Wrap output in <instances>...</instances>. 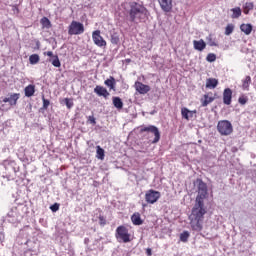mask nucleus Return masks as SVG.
<instances>
[{
  "label": "nucleus",
  "instance_id": "nucleus-1",
  "mask_svg": "<svg viewBox=\"0 0 256 256\" xmlns=\"http://www.w3.org/2000/svg\"><path fill=\"white\" fill-rule=\"evenodd\" d=\"M194 185L197 187L198 195L189 216L190 226L193 231H201L203 229V219L207 213V209H205V199H207L208 189L207 184L201 179H197Z\"/></svg>",
  "mask_w": 256,
  "mask_h": 256
},
{
  "label": "nucleus",
  "instance_id": "nucleus-2",
  "mask_svg": "<svg viewBox=\"0 0 256 256\" xmlns=\"http://www.w3.org/2000/svg\"><path fill=\"white\" fill-rule=\"evenodd\" d=\"M126 9V19L130 23H143L146 19H149V10L143 4L137 2H129L124 4Z\"/></svg>",
  "mask_w": 256,
  "mask_h": 256
},
{
  "label": "nucleus",
  "instance_id": "nucleus-3",
  "mask_svg": "<svg viewBox=\"0 0 256 256\" xmlns=\"http://www.w3.org/2000/svg\"><path fill=\"white\" fill-rule=\"evenodd\" d=\"M217 130L220 135H231L233 133V125L228 120H221L218 122Z\"/></svg>",
  "mask_w": 256,
  "mask_h": 256
},
{
  "label": "nucleus",
  "instance_id": "nucleus-4",
  "mask_svg": "<svg viewBox=\"0 0 256 256\" xmlns=\"http://www.w3.org/2000/svg\"><path fill=\"white\" fill-rule=\"evenodd\" d=\"M85 33V26L81 22L72 21L68 27V34L70 35H83Z\"/></svg>",
  "mask_w": 256,
  "mask_h": 256
},
{
  "label": "nucleus",
  "instance_id": "nucleus-5",
  "mask_svg": "<svg viewBox=\"0 0 256 256\" xmlns=\"http://www.w3.org/2000/svg\"><path fill=\"white\" fill-rule=\"evenodd\" d=\"M116 239L119 241V243H129L131 241L129 230L125 226H119L116 229Z\"/></svg>",
  "mask_w": 256,
  "mask_h": 256
},
{
  "label": "nucleus",
  "instance_id": "nucleus-6",
  "mask_svg": "<svg viewBox=\"0 0 256 256\" xmlns=\"http://www.w3.org/2000/svg\"><path fill=\"white\" fill-rule=\"evenodd\" d=\"M141 133H153L154 139L152 140V143H159V140L161 139V132H159V128L157 126H146L141 128Z\"/></svg>",
  "mask_w": 256,
  "mask_h": 256
},
{
  "label": "nucleus",
  "instance_id": "nucleus-7",
  "mask_svg": "<svg viewBox=\"0 0 256 256\" xmlns=\"http://www.w3.org/2000/svg\"><path fill=\"white\" fill-rule=\"evenodd\" d=\"M161 198V192L155 191V190H148L145 194L146 202L153 205V203H157L159 199Z\"/></svg>",
  "mask_w": 256,
  "mask_h": 256
},
{
  "label": "nucleus",
  "instance_id": "nucleus-8",
  "mask_svg": "<svg viewBox=\"0 0 256 256\" xmlns=\"http://www.w3.org/2000/svg\"><path fill=\"white\" fill-rule=\"evenodd\" d=\"M20 97H21L20 93H10L2 99V103H9L10 107H15Z\"/></svg>",
  "mask_w": 256,
  "mask_h": 256
},
{
  "label": "nucleus",
  "instance_id": "nucleus-9",
  "mask_svg": "<svg viewBox=\"0 0 256 256\" xmlns=\"http://www.w3.org/2000/svg\"><path fill=\"white\" fill-rule=\"evenodd\" d=\"M92 39L94 43L97 45V47H107V41L103 39V36L101 35V31L96 30L92 33Z\"/></svg>",
  "mask_w": 256,
  "mask_h": 256
},
{
  "label": "nucleus",
  "instance_id": "nucleus-10",
  "mask_svg": "<svg viewBox=\"0 0 256 256\" xmlns=\"http://www.w3.org/2000/svg\"><path fill=\"white\" fill-rule=\"evenodd\" d=\"M134 87L140 95H147L151 91V86L145 85L142 82H135Z\"/></svg>",
  "mask_w": 256,
  "mask_h": 256
},
{
  "label": "nucleus",
  "instance_id": "nucleus-11",
  "mask_svg": "<svg viewBox=\"0 0 256 256\" xmlns=\"http://www.w3.org/2000/svg\"><path fill=\"white\" fill-rule=\"evenodd\" d=\"M94 93H96V95H98V97H104V99H108L109 95H111L109 93V91H107V88H105L103 86H99V85H97L94 88Z\"/></svg>",
  "mask_w": 256,
  "mask_h": 256
},
{
  "label": "nucleus",
  "instance_id": "nucleus-12",
  "mask_svg": "<svg viewBox=\"0 0 256 256\" xmlns=\"http://www.w3.org/2000/svg\"><path fill=\"white\" fill-rule=\"evenodd\" d=\"M158 3L163 11L169 13L173 9V0H158Z\"/></svg>",
  "mask_w": 256,
  "mask_h": 256
},
{
  "label": "nucleus",
  "instance_id": "nucleus-13",
  "mask_svg": "<svg viewBox=\"0 0 256 256\" xmlns=\"http://www.w3.org/2000/svg\"><path fill=\"white\" fill-rule=\"evenodd\" d=\"M232 99H233V91L230 88H226L223 92L224 105H231Z\"/></svg>",
  "mask_w": 256,
  "mask_h": 256
},
{
  "label": "nucleus",
  "instance_id": "nucleus-14",
  "mask_svg": "<svg viewBox=\"0 0 256 256\" xmlns=\"http://www.w3.org/2000/svg\"><path fill=\"white\" fill-rule=\"evenodd\" d=\"M193 45H194V49L196 51H203L207 47V44L205 43V41L203 39L194 40Z\"/></svg>",
  "mask_w": 256,
  "mask_h": 256
},
{
  "label": "nucleus",
  "instance_id": "nucleus-15",
  "mask_svg": "<svg viewBox=\"0 0 256 256\" xmlns=\"http://www.w3.org/2000/svg\"><path fill=\"white\" fill-rule=\"evenodd\" d=\"M219 85V80L215 78H208L206 80V88L207 89H215Z\"/></svg>",
  "mask_w": 256,
  "mask_h": 256
},
{
  "label": "nucleus",
  "instance_id": "nucleus-16",
  "mask_svg": "<svg viewBox=\"0 0 256 256\" xmlns=\"http://www.w3.org/2000/svg\"><path fill=\"white\" fill-rule=\"evenodd\" d=\"M25 97H33L35 95V85L30 84L24 89Z\"/></svg>",
  "mask_w": 256,
  "mask_h": 256
},
{
  "label": "nucleus",
  "instance_id": "nucleus-17",
  "mask_svg": "<svg viewBox=\"0 0 256 256\" xmlns=\"http://www.w3.org/2000/svg\"><path fill=\"white\" fill-rule=\"evenodd\" d=\"M104 84L106 85V87H109V89L115 91V85L117 84V82L115 81V78L113 76H110L109 79L104 81Z\"/></svg>",
  "mask_w": 256,
  "mask_h": 256
},
{
  "label": "nucleus",
  "instance_id": "nucleus-18",
  "mask_svg": "<svg viewBox=\"0 0 256 256\" xmlns=\"http://www.w3.org/2000/svg\"><path fill=\"white\" fill-rule=\"evenodd\" d=\"M240 30L242 33H245V35H251V31H253V26L251 24H242L240 26Z\"/></svg>",
  "mask_w": 256,
  "mask_h": 256
},
{
  "label": "nucleus",
  "instance_id": "nucleus-19",
  "mask_svg": "<svg viewBox=\"0 0 256 256\" xmlns=\"http://www.w3.org/2000/svg\"><path fill=\"white\" fill-rule=\"evenodd\" d=\"M112 103L116 109H123V100L120 97L114 96L112 98Z\"/></svg>",
  "mask_w": 256,
  "mask_h": 256
},
{
  "label": "nucleus",
  "instance_id": "nucleus-20",
  "mask_svg": "<svg viewBox=\"0 0 256 256\" xmlns=\"http://www.w3.org/2000/svg\"><path fill=\"white\" fill-rule=\"evenodd\" d=\"M133 225H143V220H141V215L139 213H134L131 217Z\"/></svg>",
  "mask_w": 256,
  "mask_h": 256
},
{
  "label": "nucleus",
  "instance_id": "nucleus-21",
  "mask_svg": "<svg viewBox=\"0 0 256 256\" xmlns=\"http://www.w3.org/2000/svg\"><path fill=\"white\" fill-rule=\"evenodd\" d=\"M230 11L232 13L231 19H239L241 14H242V11H241L240 7L232 8V9H230Z\"/></svg>",
  "mask_w": 256,
  "mask_h": 256
},
{
  "label": "nucleus",
  "instance_id": "nucleus-22",
  "mask_svg": "<svg viewBox=\"0 0 256 256\" xmlns=\"http://www.w3.org/2000/svg\"><path fill=\"white\" fill-rule=\"evenodd\" d=\"M213 101H215V98L209 97V94L204 95V98L201 99L202 107H207Z\"/></svg>",
  "mask_w": 256,
  "mask_h": 256
},
{
  "label": "nucleus",
  "instance_id": "nucleus-23",
  "mask_svg": "<svg viewBox=\"0 0 256 256\" xmlns=\"http://www.w3.org/2000/svg\"><path fill=\"white\" fill-rule=\"evenodd\" d=\"M250 85H251V76H246L245 79L242 80L243 91H249Z\"/></svg>",
  "mask_w": 256,
  "mask_h": 256
},
{
  "label": "nucleus",
  "instance_id": "nucleus-24",
  "mask_svg": "<svg viewBox=\"0 0 256 256\" xmlns=\"http://www.w3.org/2000/svg\"><path fill=\"white\" fill-rule=\"evenodd\" d=\"M96 158L103 161L105 159V150L101 146H96Z\"/></svg>",
  "mask_w": 256,
  "mask_h": 256
},
{
  "label": "nucleus",
  "instance_id": "nucleus-25",
  "mask_svg": "<svg viewBox=\"0 0 256 256\" xmlns=\"http://www.w3.org/2000/svg\"><path fill=\"white\" fill-rule=\"evenodd\" d=\"M48 61L53 65V67H61V61H59V56L57 55L53 56Z\"/></svg>",
  "mask_w": 256,
  "mask_h": 256
},
{
  "label": "nucleus",
  "instance_id": "nucleus-26",
  "mask_svg": "<svg viewBox=\"0 0 256 256\" xmlns=\"http://www.w3.org/2000/svg\"><path fill=\"white\" fill-rule=\"evenodd\" d=\"M40 59L41 58L38 56V54H32L29 56V63H30V65H37V63H39Z\"/></svg>",
  "mask_w": 256,
  "mask_h": 256
},
{
  "label": "nucleus",
  "instance_id": "nucleus-27",
  "mask_svg": "<svg viewBox=\"0 0 256 256\" xmlns=\"http://www.w3.org/2000/svg\"><path fill=\"white\" fill-rule=\"evenodd\" d=\"M195 111H190L189 109L187 108H182L181 110V114H182V117L184 119H187V121H189V115H194Z\"/></svg>",
  "mask_w": 256,
  "mask_h": 256
},
{
  "label": "nucleus",
  "instance_id": "nucleus-28",
  "mask_svg": "<svg viewBox=\"0 0 256 256\" xmlns=\"http://www.w3.org/2000/svg\"><path fill=\"white\" fill-rule=\"evenodd\" d=\"M40 23L45 29H51V21L49 20V18L43 17Z\"/></svg>",
  "mask_w": 256,
  "mask_h": 256
},
{
  "label": "nucleus",
  "instance_id": "nucleus-29",
  "mask_svg": "<svg viewBox=\"0 0 256 256\" xmlns=\"http://www.w3.org/2000/svg\"><path fill=\"white\" fill-rule=\"evenodd\" d=\"M253 7H254L253 2H246L244 4V13H245V15H249V12L253 11Z\"/></svg>",
  "mask_w": 256,
  "mask_h": 256
},
{
  "label": "nucleus",
  "instance_id": "nucleus-30",
  "mask_svg": "<svg viewBox=\"0 0 256 256\" xmlns=\"http://www.w3.org/2000/svg\"><path fill=\"white\" fill-rule=\"evenodd\" d=\"M189 232L188 231H184L180 234V241H182V243H187V241L189 240Z\"/></svg>",
  "mask_w": 256,
  "mask_h": 256
},
{
  "label": "nucleus",
  "instance_id": "nucleus-31",
  "mask_svg": "<svg viewBox=\"0 0 256 256\" xmlns=\"http://www.w3.org/2000/svg\"><path fill=\"white\" fill-rule=\"evenodd\" d=\"M233 31H235V25L233 24H228L225 28V35H231V33H233Z\"/></svg>",
  "mask_w": 256,
  "mask_h": 256
},
{
  "label": "nucleus",
  "instance_id": "nucleus-32",
  "mask_svg": "<svg viewBox=\"0 0 256 256\" xmlns=\"http://www.w3.org/2000/svg\"><path fill=\"white\" fill-rule=\"evenodd\" d=\"M111 43H112V45H117V44H119V34H117V32H114V33L111 35Z\"/></svg>",
  "mask_w": 256,
  "mask_h": 256
},
{
  "label": "nucleus",
  "instance_id": "nucleus-33",
  "mask_svg": "<svg viewBox=\"0 0 256 256\" xmlns=\"http://www.w3.org/2000/svg\"><path fill=\"white\" fill-rule=\"evenodd\" d=\"M206 60L208 61V63H213L217 60V55H215L214 53H210L207 55Z\"/></svg>",
  "mask_w": 256,
  "mask_h": 256
},
{
  "label": "nucleus",
  "instance_id": "nucleus-34",
  "mask_svg": "<svg viewBox=\"0 0 256 256\" xmlns=\"http://www.w3.org/2000/svg\"><path fill=\"white\" fill-rule=\"evenodd\" d=\"M206 41H208V45L210 47H217V42H215V40H213V37L211 35H209L207 38H206Z\"/></svg>",
  "mask_w": 256,
  "mask_h": 256
},
{
  "label": "nucleus",
  "instance_id": "nucleus-35",
  "mask_svg": "<svg viewBox=\"0 0 256 256\" xmlns=\"http://www.w3.org/2000/svg\"><path fill=\"white\" fill-rule=\"evenodd\" d=\"M64 103H65L67 109H72V107L74 105L73 99H70V98H65Z\"/></svg>",
  "mask_w": 256,
  "mask_h": 256
},
{
  "label": "nucleus",
  "instance_id": "nucleus-36",
  "mask_svg": "<svg viewBox=\"0 0 256 256\" xmlns=\"http://www.w3.org/2000/svg\"><path fill=\"white\" fill-rule=\"evenodd\" d=\"M24 245H35V246L31 247L29 249V251H32V253H36L37 252V248H38L37 244H34L31 241H26V242H24Z\"/></svg>",
  "mask_w": 256,
  "mask_h": 256
},
{
  "label": "nucleus",
  "instance_id": "nucleus-37",
  "mask_svg": "<svg viewBox=\"0 0 256 256\" xmlns=\"http://www.w3.org/2000/svg\"><path fill=\"white\" fill-rule=\"evenodd\" d=\"M247 101H249V98L245 95L240 96L238 99V103H240V105H246Z\"/></svg>",
  "mask_w": 256,
  "mask_h": 256
},
{
  "label": "nucleus",
  "instance_id": "nucleus-38",
  "mask_svg": "<svg viewBox=\"0 0 256 256\" xmlns=\"http://www.w3.org/2000/svg\"><path fill=\"white\" fill-rule=\"evenodd\" d=\"M43 101V109H48L49 105H51V102L48 99H45V97L42 98Z\"/></svg>",
  "mask_w": 256,
  "mask_h": 256
},
{
  "label": "nucleus",
  "instance_id": "nucleus-39",
  "mask_svg": "<svg viewBox=\"0 0 256 256\" xmlns=\"http://www.w3.org/2000/svg\"><path fill=\"white\" fill-rule=\"evenodd\" d=\"M50 209L53 213H57V210L59 209V204H53L52 206H50Z\"/></svg>",
  "mask_w": 256,
  "mask_h": 256
},
{
  "label": "nucleus",
  "instance_id": "nucleus-40",
  "mask_svg": "<svg viewBox=\"0 0 256 256\" xmlns=\"http://www.w3.org/2000/svg\"><path fill=\"white\" fill-rule=\"evenodd\" d=\"M99 223L100 225H107V220L103 216H99Z\"/></svg>",
  "mask_w": 256,
  "mask_h": 256
},
{
  "label": "nucleus",
  "instance_id": "nucleus-41",
  "mask_svg": "<svg viewBox=\"0 0 256 256\" xmlns=\"http://www.w3.org/2000/svg\"><path fill=\"white\" fill-rule=\"evenodd\" d=\"M88 121L92 124V125H96L97 121L95 120V116H89Z\"/></svg>",
  "mask_w": 256,
  "mask_h": 256
},
{
  "label": "nucleus",
  "instance_id": "nucleus-42",
  "mask_svg": "<svg viewBox=\"0 0 256 256\" xmlns=\"http://www.w3.org/2000/svg\"><path fill=\"white\" fill-rule=\"evenodd\" d=\"M44 55H47V57H51V58L55 57L52 51L44 52Z\"/></svg>",
  "mask_w": 256,
  "mask_h": 256
},
{
  "label": "nucleus",
  "instance_id": "nucleus-43",
  "mask_svg": "<svg viewBox=\"0 0 256 256\" xmlns=\"http://www.w3.org/2000/svg\"><path fill=\"white\" fill-rule=\"evenodd\" d=\"M146 255H148V256L153 255V252H152L151 248L146 249Z\"/></svg>",
  "mask_w": 256,
  "mask_h": 256
},
{
  "label": "nucleus",
  "instance_id": "nucleus-44",
  "mask_svg": "<svg viewBox=\"0 0 256 256\" xmlns=\"http://www.w3.org/2000/svg\"><path fill=\"white\" fill-rule=\"evenodd\" d=\"M0 111H5V104H2V105H1Z\"/></svg>",
  "mask_w": 256,
  "mask_h": 256
},
{
  "label": "nucleus",
  "instance_id": "nucleus-45",
  "mask_svg": "<svg viewBox=\"0 0 256 256\" xmlns=\"http://www.w3.org/2000/svg\"><path fill=\"white\" fill-rule=\"evenodd\" d=\"M155 113H157V111L153 110L152 112H150V115H155Z\"/></svg>",
  "mask_w": 256,
  "mask_h": 256
},
{
  "label": "nucleus",
  "instance_id": "nucleus-46",
  "mask_svg": "<svg viewBox=\"0 0 256 256\" xmlns=\"http://www.w3.org/2000/svg\"><path fill=\"white\" fill-rule=\"evenodd\" d=\"M189 115V119H191V117H193V114H188Z\"/></svg>",
  "mask_w": 256,
  "mask_h": 256
}]
</instances>
